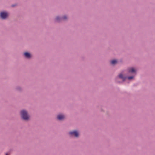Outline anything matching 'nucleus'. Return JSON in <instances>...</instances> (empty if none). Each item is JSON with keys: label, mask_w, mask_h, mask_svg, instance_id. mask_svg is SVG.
I'll use <instances>...</instances> for the list:
<instances>
[{"label": "nucleus", "mask_w": 155, "mask_h": 155, "mask_svg": "<svg viewBox=\"0 0 155 155\" xmlns=\"http://www.w3.org/2000/svg\"><path fill=\"white\" fill-rule=\"evenodd\" d=\"M9 153H7L6 154V155H8Z\"/></svg>", "instance_id": "obj_12"}, {"label": "nucleus", "mask_w": 155, "mask_h": 155, "mask_svg": "<svg viewBox=\"0 0 155 155\" xmlns=\"http://www.w3.org/2000/svg\"><path fill=\"white\" fill-rule=\"evenodd\" d=\"M8 15V13L6 12H2L0 13V16L3 19L6 18Z\"/></svg>", "instance_id": "obj_2"}, {"label": "nucleus", "mask_w": 155, "mask_h": 155, "mask_svg": "<svg viewBox=\"0 0 155 155\" xmlns=\"http://www.w3.org/2000/svg\"><path fill=\"white\" fill-rule=\"evenodd\" d=\"M133 78V76H130V77H128V79H129V80H130L131 79H132Z\"/></svg>", "instance_id": "obj_11"}, {"label": "nucleus", "mask_w": 155, "mask_h": 155, "mask_svg": "<svg viewBox=\"0 0 155 155\" xmlns=\"http://www.w3.org/2000/svg\"><path fill=\"white\" fill-rule=\"evenodd\" d=\"M21 114L22 118L25 120H28L29 119V117L27 112L25 110L21 111Z\"/></svg>", "instance_id": "obj_1"}, {"label": "nucleus", "mask_w": 155, "mask_h": 155, "mask_svg": "<svg viewBox=\"0 0 155 155\" xmlns=\"http://www.w3.org/2000/svg\"><path fill=\"white\" fill-rule=\"evenodd\" d=\"M60 18L59 17H57L56 18V21H59V20H60Z\"/></svg>", "instance_id": "obj_10"}, {"label": "nucleus", "mask_w": 155, "mask_h": 155, "mask_svg": "<svg viewBox=\"0 0 155 155\" xmlns=\"http://www.w3.org/2000/svg\"><path fill=\"white\" fill-rule=\"evenodd\" d=\"M128 72L129 73H134L136 72V70L133 68H131L128 69Z\"/></svg>", "instance_id": "obj_4"}, {"label": "nucleus", "mask_w": 155, "mask_h": 155, "mask_svg": "<svg viewBox=\"0 0 155 155\" xmlns=\"http://www.w3.org/2000/svg\"><path fill=\"white\" fill-rule=\"evenodd\" d=\"M67 17H66V16H64L61 19L63 20H64L67 19Z\"/></svg>", "instance_id": "obj_9"}, {"label": "nucleus", "mask_w": 155, "mask_h": 155, "mask_svg": "<svg viewBox=\"0 0 155 155\" xmlns=\"http://www.w3.org/2000/svg\"><path fill=\"white\" fill-rule=\"evenodd\" d=\"M25 56L27 58H30L31 57L30 54L28 52H25L24 54Z\"/></svg>", "instance_id": "obj_7"}, {"label": "nucleus", "mask_w": 155, "mask_h": 155, "mask_svg": "<svg viewBox=\"0 0 155 155\" xmlns=\"http://www.w3.org/2000/svg\"><path fill=\"white\" fill-rule=\"evenodd\" d=\"M119 78H121L122 79L123 81H124L127 78L126 77H123V75L121 73L119 75Z\"/></svg>", "instance_id": "obj_6"}, {"label": "nucleus", "mask_w": 155, "mask_h": 155, "mask_svg": "<svg viewBox=\"0 0 155 155\" xmlns=\"http://www.w3.org/2000/svg\"><path fill=\"white\" fill-rule=\"evenodd\" d=\"M64 118V115L61 114H59L58 115L57 118L59 120H62Z\"/></svg>", "instance_id": "obj_5"}, {"label": "nucleus", "mask_w": 155, "mask_h": 155, "mask_svg": "<svg viewBox=\"0 0 155 155\" xmlns=\"http://www.w3.org/2000/svg\"><path fill=\"white\" fill-rule=\"evenodd\" d=\"M117 63V61L116 60H114L111 61V63L112 64H114Z\"/></svg>", "instance_id": "obj_8"}, {"label": "nucleus", "mask_w": 155, "mask_h": 155, "mask_svg": "<svg viewBox=\"0 0 155 155\" xmlns=\"http://www.w3.org/2000/svg\"><path fill=\"white\" fill-rule=\"evenodd\" d=\"M69 134L71 136H74L76 137H78L79 136V133L76 130L71 131Z\"/></svg>", "instance_id": "obj_3"}]
</instances>
